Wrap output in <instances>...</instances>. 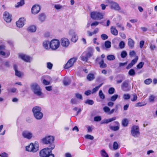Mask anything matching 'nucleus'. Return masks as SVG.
<instances>
[{
    "label": "nucleus",
    "instance_id": "obj_64",
    "mask_svg": "<svg viewBox=\"0 0 157 157\" xmlns=\"http://www.w3.org/2000/svg\"><path fill=\"white\" fill-rule=\"evenodd\" d=\"M0 156L1 157H8V155L6 152H4L0 154Z\"/></svg>",
    "mask_w": 157,
    "mask_h": 157
},
{
    "label": "nucleus",
    "instance_id": "obj_35",
    "mask_svg": "<svg viewBox=\"0 0 157 157\" xmlns=\"http://www.w3.org/2000/svg\"><path fill=\"white\" fill-rule=\"evenodd\" d=\"M128 74L131 76H134L135 75L136 73L133 69H131L128 71Z\"/></svg>",
    "mask_w": 157,
    "mask_h": 157
},
{
    "label": "nucleus",
    "instance_id": "obj_37",
    "mask_svg": "<svg viewBox=\"0 0 157 157\" xmlns=\"http://www.w3.org/2000/svg\"><path fill=\"white\" fill-rule=\"evenodd\" d=\"M70 102L72 104L75 105L79 103V101L75 98H72Z\"/></svg>",
    "mask_w": 157,
    "mask_h": 157
},
{
    "label": "nucleus",
    "instance_id": "obj_19",
    "mask_svg": "<svg viewBox=\"0 0 157 157\" xmlns=\"http://www.w3.org/2000/svg\"><path fill=\"white\" fill-rule=\"evenodd\" d=\"M13 68L15 71V74L16 75L19 77H20L23 75V73L17 70V67L16 64H14L13 65Z\"/></svg>",
    "mask_w": 157,
    "mask_h": 157
},
{
    "label": "nucleus",
    "instance_id": "obj_13",
    "mask_svg": "<svg viewBox=\"0 0 157 157\" xmlns=\"http://www.w3.org/2000/svg\"><path fill=\"white\" fill-rule=\"evenodd\" d=\"M60 41L61 45L64 47H67L70 44L69 40L67 38H62L61 40Z\"/></svg>",
    "mask_w": 157,
    "mask_h": 157
},
{
    "label": "nucleus",
    "instance_id": "obj_59",
    "mask_svg": "<svg viewBox=\"0 0 157 157\" xmlns=\"http://www.w3.org/2000/svg\"><path fill=\"white\" fill-rule=\"evenodd\" d=\"M8 90L9 92L14 93L16 92L17 89L15 88H11L10 89H8Z\"/></svg>",
    "mask_w": 157,
    "mask_h": 157
},
{
    "label": "nucleus",
    "instance_id": "obj_44",
    "mask_svg": "<svg viewBox=\"0 0 157 157\" xmlns=\"http://www.w3.org/2000/svg\"><path fill=\"white\" fill-rule=\"evenodd\" d=\"M118 97L117 94H115L112 96L110 98V100L112 101H115Z\"/></svg>",
    "mask_w": 157,
    "mask_h": 157
},
{
    "label": "nucleus",
    "instance_id": "obj_6",
    "mask_svg": "<svg viewBox=\"0 0 157 157\" xmlns=\"http://www.w3.org/2000/svg\"><path fill=\"white\" fill-rule=\"evenodd\" d=\"M5 48L4 45H0V55L4 56V58H7L10 55V52L9 50H6Z\"/></svg>",
    "mask_w": 157,
    "mask_h": 157
},
{
    "label": "nucleus",
    "instance_id": "obj_34",
    "mask_svg": "<svg viewBox=\"0 0 157 157\" xmlns=\"http://www.w3.org/2000/svg\"><path fill=\"white\" fill-rule=\"evenodd\" d=\"M99 96L100 98L102 100H103L105 98V95L103 93L101 90H100L99 92Z\"/></svg>",
    "mask_w": 157,
    "mask_h": 157
},
{
    "label": "nucleus",
    "instance_id": "obj_30",
    "mask_svg": "<svg viewBox=\"0 0 157 157\" xmlns=\"http://www.w3.org/2000/svg\"><path fill=\"white\" fill-rule=\"evenodd\" d=\"M128 123V119L125 118L122 120V124L124 127L127 126Z\"/></svg>",
    "mask_w": 157,
    "mask_h": 157
},
{
    "label": "nucleus",
    "instance_id": "obj_48",
    "mask_svg": "<svg viewBox=\"0 0 157 157\" xmlns=\"http://www.w3.org/2000/svg\"><path fill=\"white\" fill-rule=\"evenodd\" d=\"M152 79L151 78H148L144 81V83L146 85H149L152 82Z\"/></svg>",
    "mask_w": 157,
    "mask_h": 157
},
{
    "label": "nucleus",
    "instance_id": "obj_31",
    "mask_svg": "<svg viewBox=\"0 0 157 157\" xmlns=\"http://www.w3.org/2000/svg\"><path fill=\"white\" fill-rule=\"evenodd\" d=\"M78 39V36L76 34L71 36V40L72 41L74 42H75L77 41Z\"/></svg>",
    "mask_w": 157,
    "mask_h": 157
},
{
    "label": "nucleus",
    "instance_id": "obj_60",
    "mask_svg": "<svg viewBox=\"0 0 157 157\" xmlns=\"http://www.w3.org/2000/svg\"><path fill=\"white\" fill-rule=\"evenodd\" d=\"M101 37L103 40H105L108 39V36L105 34H103L101 35Z\"/></svg>",
    "mask_w": 157,
    "mask_h": 157
},
{
    "label": "nucleus",
    "instance_id": "obj_23",
    "mask_svg": "<svg viewBox=\"0 0 157 157\" xmlns=\"http://www.w3.org/2000/svg\"><path fill=\"white\" fill-rule=\"evenodd\" d=\"M36 29V27L34 25H30L27 28L28 31L31 33L35 32Z\"/></svg>",
    "mask_w": 157,
    "mask_h": 157
},
{
    "label": "nucleus",
    "instance_id": "obj_26",
    "mask_svg": "<svg viewBox=\"0 0 157 157\" xmlns=\"http://www.w3.org/2000/svg\"><path fill=\"white\" fill-rule=\"evenodd\" d=\"M38 18L40 21L43 22L45 20L46 16L44 14L42 13L39 15Z\"/></svg>",
    "mask_w": 157,
    "mask_h": 157
},
{
    "label": "nucleus",
    "instance_id": "obj_43",
    "mask_svg": "<svg viewBox=\"0 0 157 157\" xmlns=\"http://www.w3.org/2000/svg\"><path fill=\"white\" fill-rule=\"evenodd\" d=\"M144 64V62H141L136 66L137 69H140L142 68Z\"/></svg>",
    "mask_w": 157,
    "mask_h": 157
},
{
    "label": "nucleus",
    "instance_id": "obj_32",
    "mask_svg": "<svg viewBox=\"0 0 157 157\" xmlns=\"http://www.w3.org/2000/svg\"><path fill=\"white\" fill-rule=\"evenodd\" d=\"M102 85V83L100 84L99 86H96L94 88H93L92 90V93L93 94L97 92L99 89Z\"/></svg>",
    "mask_w": 157,
    "mask_h": 157
},
{
    "label": "nucleus",
    "instance_id": "obj_28",
    "mask_svg": "<svg viewBox=\"0 0 157 157\" xmlns=\"http://www.w3.org/2000/svg\"><path fill=\"white\" fill-rule=\"evenodd\" d=\"M99 64L100 65V67L101 68H105L107 67V65L104 63L103 59H102L99 62Z\"/></svg>",
    "mask_w": 157,
    "mask_h": 157
},
{
    "label": "nucleus",
    "instance_id": "obj_51",
    "mask_svg": "<svg viewBox=\"0 0 157 157\" xmlns=\"http://www.w3.org/2000/svg\"><path fill=\"white\" fill-rule=\"evenodd\" d=\"M68 33L69 35L71 36L76 34L75 31L74 29L70 30Z\"/></svg>",
    "mask_w": 157,
    "mask_h": 157
},
{
    "label": "nucleus",
    "instance_id": "obj_63",
    "mask_svg": "<svg viewBox=\"0 0 157 157\" xmlns=\"http://www.w3.org/2000/svg\"><path fill=\"white\" fill-rule=\"evenodd\" d=\"M55 8L57 10H59L61 9L62 6L59 4H56L54 6Z\"/></svg>",
    "mask_w": 157,
    "mask_h": 157
},
{
    "label": "nucleus",
    "instance_id": "obj_50",
    "mask_svg": "<svg viewBox=\"0 0 157 157\" xmlns=\"http://www.w3.org/2000/svg\"><path fill=\"white\" fill-rule=\"evenodd\" d=\"M75 97L78 99L82 100V95L79 93H76L75 94Z\"/></svg>",
    "mask_w": 157,
    "mask_h": 157
},
{
    "label": "nucleus",
    "instance_id": "obj_9",
    "mask_svg": "<svg viewBox=\"0 0 157 157\" xmlns=\"http://www.w3.org/2000/svg\"><path fill=\"white\" fill-rule=\"evenodd\" d=\"M22 136L28 140H30L33 136V133L28 130L24 131L22 133Z\"/></svg>",
    "mask_w": 157,
    "mask_h": 157
},
{
    "label": "nucleus",
    "instance_id": "obj_25",
    "mask_svg": "<svg viewBox=\"0 0 157 157\" xmlns=\"http://www.w3.org/2000/svg\"><path fill=\"white\" fill-rule=\"evenodd\" d=\"M50 42L48 40H45L44 41L43 45L44 47L46 49H48L49 48V46Z\"/></svg>",
    "mask_w": 157,
    "mask_h": 157
},
{
    "label": "nucleus",
    "instance_id": "obj_27",
    "mask_svg": "<svg viewBox=\"0 0 157 157\" xmlns=\"http://www.w3.org/2000/svg\"><path fill=\"white\" fill-rule=\"evenodd\" d=\"M111 32L112 34L115 36H117L118 34V31L115 27L113 26L111 28Z\"/></svg>",
    "mask_w": 157,
    "mask_h": 157
},
{
    "label": "nucleus",
    "instance_id": "obj_5",
    "mask_svg": "<svg viewBox=\"0 0 157 157\" xmlns=\"http://www.w3.org/2000/svg\"><path fill=\"white\" fill-rule=\"evenodd\" d=\"M90 16L91 18L95 20H99L103 18L102 14L98 12L93 11L91 13Z\"/></svg>",
    "mask_w": 157,
    "mask_h": 157
},
{
    "label": "nucleus",
    "instance_id": "obj_24",
    "mask_svg": "<svg viewBox=\"0 0 157 157\" xmlns=\"http://www.w3.org/2000/svg\"><path fill=\"white\" fill-rule=\"evenodd\" d=\"M34 117L37 120H40L43 117V114L40 112L37 114L33 115Z\"/></svg>",
    "mask_w": 157,
    "mask_h": 157
},
{
    "label": "nucleus",
    "instance_id": "obj_14",
    "mask_svg": "<svg viewBox=\"0 0 157 157\" xmlns=\"http://www.w3.org/2000/svg\"><path fill=\"white\" fill-rule=\"evenodd\" d=\"M3 18L7 22H10L11 20V15L7 12H5L3 14Z\"/></svg>",
    "mask_w": 157,
    "mask_h": 157
},
{
    "label": "nucleus",
    "instance_id": "obj_41",
    "mask_svg": "<svg viewBox=\"0 0 157 157\" xmlns=\"http://www.w3.org/2000/svg\"><path fill=\"white\" fill-rule=\"evenodd\" d=\"M105 45L107 48H109L111 46V42L109 41H106L105 43Z\"/></svg>",
    "mask_w": 157,
    "mask_h": 157
},
{
    "label": "nucleus",
    "instance_id": "obj_38",
    "mask_svg": "<svg viewBox=\"0 0 157 157\" xmlns=\"http://www.w3.org/2000/svg\"><path fill=\"white\" fill-rule=\"evenodd\" d=\"M87 78L89 81L93 80L94 78V75L92 74H89L87 77Z\"/></svg>",
    "mask_w": 157,
    "mask_h": 157
},
{
    "label": "nucleus",
    "instance_id": "obj_53",
    "mask_svg": "<svg viewBox=\"0 0 157 157\" xmlns=\"http://www.w3.org/2000/svg\"><path fill=\"white\" fill-rule=\"evenodd\" d=\"M103 110L105 113L109 114V113L110 112V109L107 106H105L103 108Z\"/></svg>",
    "mask_w": 157,
    "mask_h": 157
},
{
    "label": "nucleus",
    "instance_id": "obj_20",
    "mask_svg": "<svg viewBox=\"0 0 157 157\" xmlns=\"http://www.w3.org/2000/svg\"><path fill=\"white\" fill-rule=\"evenodd\" d=\"M71 79L68 77H65L63 80V83L65 86H67L71 83Z\"/></svg>",
    "mask_w": 157,
    "mask_h": 157
},
{
    "label": "nucleus",
    "instance_id": "obj_57",
    "mask_svg": "<svg viewBox=\"0 0 157 157\" xmlns=\"http://www.w3.org/2000/svg\"><path fill=\"white\" fill-rule=\"evenodd\" d=\"M85 137L86 139H90V140H93L94 137L93 136H91L90 135H87L85 136Z\"/></svg>",
    "mask_w": 157,
    "mask_h": 157
},
{
    "label": "nucleus",
    "instance_id": "obj_22",
    "mask_svg": "<svg viewBox=\"0 0 157 157\" xmlns=\"http://www.w3.org/2000/svg\"><path fill=\"white\" fill-rule=\"evenodd\" d=\"M41 109L40 107L38 106H36L34 107L32 109V112L33 114H37L40 112H41Z\"/></svg>",
    "mask_w": 157,
    "mask_h": 157
},
{
    "label": "nucleus",
    "instance_id": "obj_55",
    "mask_svg": "<svg viewBox=\"0 0 157 157\" xmlns=\"http://www.w3.org/2000/svg\"><path fill=\"white\" fill-rule=\"evenodd\" d=\"M127 53L125 51H123L121 53V57L123 58H125L127 56Z\"/></svg>",
    "mask_w": 157,
    "mask_h": 157
},
{
    "label": "nucleus",
    "instance_id": "obj_58",
    "mask_svg": "<svg viewBox=\"0 0 157 157\" xmlns=\"http://www.w3.org/2000/svg\"><path fill=\"white\" fill-rule=\"evenodd\" d=\"M113 148L114 150H117L118 147V145L117 143L116 142H114L113 145Z\"/></svg>",
    "mask_w": 157,
    "mask_h": 157
},
{
    "label": "nucleus",
    "instance_id": "obj_12",
    "mask_svg": "<svg viewBox=\"0 0 157 157\" xmlns=\"http://www.w3.org/2000/svg\"><path fill=\"white\" fill-rule=\"evenodd\" d=\"M110 8L112 9H113L116 10H121V8L118 4L115 2L111 1L110 2Z\"/></svg>",
    "mask_w": 157,
    "mask_h": 157
},
{
    "label": "nucleus",
    "instance_id": "obj_8",
    "mask_svg": "<svg viewBox=\"0 0 157 157\" xmlns=\"http://www.w3.org/2000/svg\"><path fill=\"white\" fill-rule=\"evenodd\" d=\"M60 45L59 41L57 39L52 40L50 43L49 47L52 50H56L59 47Z\"/></svg>",
    "mask_w": 157,
    "mask_h": 157
},
{
    "label": "nucleus",
    "instance_id": "obj_2",
    "mask_svg": "<svg viewBox=\"0 0 157 157\" xmlns=\"http://www.w3.org/2000/svg\"><path fill=\"white\" fill-rule=\"evenodd\" d=\"M39 150V144L37 141L31 143L25 147V151L29 152L36 153Z\"/></svg>",
    "mask_w": 157,
    "mask_h": 157
},
{
    "label": "nucleus",
    "instance_id": "obj_61",
    "mask_svg": "<svg viewBox=\"0 0 157 157\" xmlns=\"http://www.w3.org/2000/svg\"><path fill=\"white\" fill-rule=\"evenodd\" d=\"M117 27L120 28L122 30L124 31V27L122 26L121 24L118 23L117 24Z\"/></svg>",
    "mask_w": 157,
    "mask_h": 157
},
{
    "label": "nucleus",
    "instance_id": "obj_40",
    "mask_svg": "<svg viewBox=\"0 0 157 157\" xmlns=\"http://www.w3.org/2000/svg\"><path fill=\"white\" fill-rule=\"evenodd\" d=\"M109 128L110 129L113 131H117L119 129V127L118 126H110Z\"/></svg>",
    "mask_w": 157,
    "mask_h": 157
},
{
    "label": "nucleus",
    "instance_id": "obj_47",
    "mask_svg": "<svg viewBox=\"0 0 157 157\" xmlns=\"http://www.w3.org/2000/svg\"><path fill=\"white\" fill-rule=\"evenodd\" d=\"M138 59V57L137 56H136L135 58V59H132L131 63L133 64V65H135L137 62V61Z\"/></svg>",
    "mask_w": 157,
    "mask_h": 157
},
{
    "label": "nucleus",
    "instance_id": "obj_56",
    "mask_svg": "<svg viewBox=\"0 0 157 157\" xmlns=\"http://www.w3.org/2000/svg\"><path fill=\"white\" fill-rule=\"evenodd\" d=\"M155 97L153 95H151L149 96V101L150 102H153L154 101Z\"/></svg>",
    "mask_w": 157,
    "mask_h": 157
},
{
    "label": "nucleus",
    "instance_id": "obj_16",
    "mask_svg": "<svg viewBox=\"0 0 157 157\" xmlns=\"http://www.w3.org/2000/svg\"><path fill=\"white\" fill-rule=\"evenodd\" d=\"M25 19L24 17L20 18L16 22L17 26L19 28L22 27L24 25Z\"/></svg>",
    "mask_w": 157,
    "mask_h": 157
},
{
    "label": "nucleus",
    "instance_id": "obj_1",
    "mask_svg": "<svg viewBox=\"0 0 157 157\" xmlns=\"http://www.w3.org/2000/svg\"><path fill=\"white\" fill-rule=\"evenodd\" d=\"M55 147V144H52L51 147L44 148L40 151L39 155L40 157H54V155L52 153V150Z\"/></svg>",
    "mask_w": 157,
    "mask_h": 157
},
{
    "label": "nucleus",
    "instance_id": "obj_42",
    "mask_svg": "<svg viewBox=\"0 0 157 157\" xmlns=\"http://www.w3.org/2000/svg\"><path fill=\"white\" fill-rule=\"evenodd\" d=\"M146 103H144L142 102H139L136 103L135 105V106L137 107H142L146 105Z\"/></svg>",
    "mask_w": 157,
    "mask_h": 157
},
{
    "label": "nucleus",
    "instance_id": "obj_18",
    "mask_svg": "<svg viewBox=\"0 0 157 157\" xmlns=\"http://www.w3.org/2000/svg\"><path fill=\"white\" fill-rule=\"evenodd\" d=\"M121 88L124 91H128L130 90V88L128 87V83L126 81H124L123 82L121 86Z\"/></svg>",
    "mask_w": 157,
    "mask_h": 157
},
{
    "label": "nucleus",
    "instance_id": "obj_46",
    "mask_svg": "<svg viewBox=\"0 0 157 157\" xmlns=\"http://www.w3.org/2000/svg\"><path fill=\"white\" fill-rule=\"evenodd\" d=\"M125 45V43L123 41H121L120 42L119 44V46L120 48L121 49L123 48L124 47Z\"/></svg>",
    "mask_w": 157,
    "mask_h": 157
},
{
    "label": "nucleus",
    "instance_id": "obj_15",
    "mask_svg": "<svg viewBox=\"0 0 157 157\" xmlns=\"http://www.w3.org/2000/svg\"><path fill=\"white\" fill-rule=\"evenodd\" d=\"M40 10V7L39 5H35L32 8V13L34 14H36L39 12Z\"/></svg>",
    "mask_w": 157,
    "mask_h": 157
},
{
    "label": "nucleus",
    "instance_id": "obj_52",
    "mask_svg": "<svg viewBox=\"0 0 157 157\" xmlns=\"http://www.w3.org/2000/svg\"><path fill=\"white\" fill-rule=\"evenodd\" d=\"M115 91V89L114 88L111 87L109 88L108 90V93L109 94H113Z\"/></svg>",
    "mask_w": 157,
    "mask_h": 157
},
{
    "label": "nucleus",
    "instance_id": "obj_39",
    "mask_svg": "<svg viewBox=\"0 0 157 157\" xmlns=\"http://www.w3.org/2000/svg\"><path fill=\"white\" fill-rule=\"evenodd\" d=\"M107 59L109 60H113L115 59V56L112 55H108L107 57Z\"/></svg>",
    "mask_w": 157,
    "mask_h": 157
},
{
    "label": "nucleus",
    "instance_id": "obj_45",
    "mask_svg": "<svg viewBox=\"0 0 157 157\" xmlns=\"http://www.w3.org/2000/svg\"><path fill=\"white\" fill-rule=\"evenodd\" d=\"M85 103L86 104H88L90 105H92L94 103V101L92 100H87L85 102Z\"/></svg>",
    "mask_w": 157,
    "mask_h": 157
},
{
    "label": "nucleus",
    "instance_id": "obj_36",
    "mask_svg": "<svg viewBox=\"0 0 157 157\" xmlns=\"http://www.w3.org/2000/svg\"><path fill=\"white\" fill-rule=\"evenodd\" d=\"M81 60L83 61L87 62L88 60V58L85 55V54H84V53H83L81 57Z\"/></svg>",
    "mask_w": 157,
    "mask_h": 157
},
{
    "label": "nucleus",
    "instance_id": "obj_49",
    "mask_svg": "<svg viewBox=\"0 0 157 157\" xmlns=\"http://www.w3.org/2000/svg\"><path fill=\"white\" fill-rule=\"evenodd\" d=\"M130 95L128 94H124L123 95V98L124 100H127L130 99Z\"/></svg>",
    "mask_w": 157,
    "mask_h": 157
},
{
    "label": "nucleus",
    "instance_id": "obj_7",
    "mask_svg": "<svg viewBox=\"0 0 157 157\" xmlns=\"http://www.w3.org/2000/svg\"><path fill=\"white\" fill-rule=\"evenodd\" d=\"M131 135L135 137H137L139 136L140 134L139 128L137 125L133 126L131 130Z\"/></svg>",
    "mask_w": 157,
    "mask_h": 157
},
{
    "label": "nucleus",
    "instance_id": "obj_11",
    "mask_svg": "<svg viewBox=\"0 0 157 157\" xmlns=\"http://www.w3.org/2000/svg\"><path fill=\"white\" fill-rule=\"evenodd\" d=\"M19 56L20 58L26 62H30L32 60L31 57L24 54H19Z\"/></svg>",
    "mask_w": 157,
    "mask_h": 157
},
{
    "label": "nucleus",
    "instance_id": "obj_10",
    "mask_svg": "<svg viewBox=\"0 0 157 157\" xmlns=\"http://www.w3.org/2000/svg\"><path fill=\"white\" fill-rule=\"evenodd\" d=\"M77 60V58L76 57H74L70 59L65 64L64 66L65 68L68 69L72 66Z\"/></svg>",
    "mask_w": 157,
    "mask_h": 157
},
{
    "label": "nucleus",
    "instance_id": "obj_29",
    "mask_svg": "<svg viewBox=\"0 0 157 157\" xmlns=\"http://www.w3.org/2000/svg\"><path fill=\"white\" fill-rule=\"evenodd\" d=\"M25 4L24 0H21L19 2H18L17 4L15 5V7L16 8L21 6Z\"/></svg>",
    "mask_w": 157,
    "mask_h": 157
},
{
    "label": "nucleus",
    "instance_id": "obj_54",
    "mask_svg": "<svg viewBox=\"0 0 157 157\" xmlns=\"http://www.w3.org/2000/svg\"><path fill=\"white\" fill-rule=\"evenodd\" d=\"M132 96L133 97V98L131 99V100L132 101H136L137 99V96L136 94H132Z\"/></svg>",
    "mask_w": 157,
    "mask_h": 157
},
{
    "label": "nucleus",
    "instance_id": "obj_62",
    "mask_svg": "<svg viewBox=\"0 0 157 157\" xmlns=\"http://www.w3.org/2000/svg\"><path fill=\"white\" fill-rule=\"evenodd\" d=\"M101 118L100 116H96L94 117V120L96 121H99L101 120Z\"/></svg>",
    "mask_w": 157,
    "mask_h": 157
},
{
    "label": "nucleus",
    "instance_id": "obj_33",
    "mask_svg": "<svg viewBox=\"0 0 157 157\" xmlns=\"http://www.w3.org/2000/svg\"><path fill=\"white\" fill-rule=\"evenodd\" d=\"M101 154L102 157H109V155L104 150H102L101 151Z\"/></svg>",
    "mask_w": 157,
    "mask_h": 157
},
{
    "label": "nucleus",
    "instance_id": "obj_4",
    "mask_svg": "<svg viewBox=\"0 0 157 157\" xmlns=\"http://www.w3.org/2000/svg\"><path fill=\"white\" fill-rule=\"evenodd\" d=\"M54 140V136H45L42 139V142L45 144H50L48 147H51L52 144H54L53 143Z\"/></svg>",
    "mask_w": 157,
    "mask_h": 157
},
{
    "label": "nucleus",
    "instance_id": "obj_3",
    "mask_svg": "<svg viewBox=\"0 0 157 157\" xmlns=\"http://www.w3.org/2000/svg\"><path fill=\"white\" fill-rule=\"evenodd\" d=\"M31 89L35 94L40 97H42V94L41 91V89L37 83H34L32 84L31 85Z\"/></svg>",
    "mask_w": 157,
    "mask_h": 157
},
{
    "label": "nucleus",
    "instance_id": "obj_21",
    "mask_svg": "<svg viewBox=\"0 0 157 157\" xmlns=\"http://www.w3.org/2000/svg\"><path fill=\"white\" fill-rule=\"evenodd\" d=\"M128 45L131 48H133L134 46L135 42L131 38H129L128 40Z\"/></svg>",
    "mask_w": 157,
    "mask_h": 157
},
{
    "label": "nucleus",
    "instance_id": "obj_17",
    "mask_svg": "<svg viewBox=\"0 0 157 157\" xmlns=\"http://www.w3.org/2000/svg\"><path fill=\"white\" fill-rule=\"evenodd\" d=\"M84 54H85L86 56L88 58H90L92 55L93 53V48H89L87 51L84 52Z\"/></svg>",
    "mask_w": 157,
    "mask_h": 157
}]
</instances>
